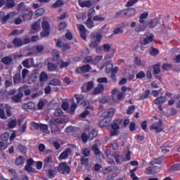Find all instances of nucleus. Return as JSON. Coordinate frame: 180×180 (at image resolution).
<instances>
[{"label": "nucleus", "instance_id": "36", "mask_svg": "<svg viewBox=\"0 0 180 180\" xmlns=\"http://www.w3.org/2000/svg\"><path fill=\"white\" fill-rule=\"evenodd\" d=\"M35 50L37 53H43V51L44 50V45L43 44H37L35 46Z\"/></svg>", "mask_w": 180, "mask_h": 180}, {"label": "nucleus", "instance_id": "31", "mask_svg": "<svg viewBox=\"0 0 180 180\" xmlns=\"http://www.w3.org/2000/svg\"><path fill=\"white\" fill-rule=\"evenodd\" d=\"M79 4H80V6H82V8H91V6L92 5V1H82Z\"/></svg>", "mask_w": 180, "mask_h": 180}, {"label": "nucleus", "instance_id": "15", "mask_svg": "<svg viewBox=\"0 0 180 180\" xmlns=\"http://www.w3.org/2000/svg\"><path fill=\"white\" fill-rule=\"evenodd\" d=\"M115 114V109L110 108L105 112L103 113V117H105L107 119H110V117H112Z\"/></svg>", "mask_w": 180, "mask_h": 180}, {"label": "nucleus", "instance_id": "34", "mask_svg": "<svg viewBox=\"0 0 180 180\" xmlns=\"http://www.w3.org/2000/svg\"><path fill=\"white\" fill-rule=\"evenodd\" d=\"M22 98V94L19 93L12 97V100L16 103L20 102V99Z\"/></svg>", "mask_w": 180, "mask_h": 180}, {"label": "nucleus", "instance_id": "19", "mask_svg": "<svg viewBox=\"0 0 180 180\" xmlns=\"http://www.w3.org/2000/svg\"><path fill=\"white\" fill-rule=\"evenodd\" d=\"M148 27L150 29H153V27H155L158 25V19L155 18L150 20L149 22H147Z\"/></svg>", "mask_w": 180, "mask_h": 180}, {"label": "nucleus", "instance_id": "17", "mask_svg": "<svg viewBox=\"0 0 180 180\" xmlns=\"http://www.w3.org/2000/svg\"><path fill=\"white\" fill-rule=\"evenodd\" d=\"M166 101V96H160L154 100V103H155V105H162V103H165Z\"/></svg>", "mask_w": 180, "mask_h": 180}, {"label": "nucleus", "instance_id": "12", "mask_svg": "<svg viewBox=\"0 0 180 180\" xmlns=\"http://www.w3.org/2000/svg\"><path fill=\"white\" fill-rule=\"evenodd\" d=\"M54 163L53 162V158L51 156H47L44 160V168H51V167H53Z\"/></svg>", "mask_w": 180, "mask_h": 180}, {"label": "nucleus", "instance_id": "46", "mask_svg": "<svg viewBox=\"0 0 180 180\" xmlns=\"http://www.w3.org/2000/svg\"><path fill=\"white\" fill-rule=\"evenodd\" d=\"M93 20H95V22H103V20H105V17H102L101 15H98L93 18Z\"/></svg>", "mask_w": 180, "mask_h": 180}, {"label": "nucleus", "instance_id": "64", "mask_svg": "<svg viewBox=\"0 0 180 180\" xmlns=\"http://www.w3.org/2000/svg\"><path fill=\"white\" fill-rule=\"evenodd\" d=\"M53 115L54 116H61V115H63V110L60 108H58L55 110Z\"/></svg>", "mask_w": 180, "mask_h": 180}, {"label": "nucleus", "instance_id": "13", "mask_svg": "<svg viewBox=\"0 0 180 180\" xmlns=\"http://www.w3.org/2000/svg\"><path fill=\"white\" fill-rule=\"evenodd\" d=\"M92 88H94V82L92 81H90L82 87V92H88L89 91L92 90Z\"/></svg>", "mask_w": 180, "mask_h": 180}, {"label": "nucleus", "instance_id": "22", "mask_svg": "<svg viewBox=\"0 0 180 180\" xmlns=\"http://www.w3.org/2000/svg\"><path fill=\"white\" fill-rule=\"evenodd\" d=\"M113 158L115 160V162L117 164H122V162L126 161V160L122 158L120 155H117V153H114L112 155Z\"/></svg>", "mask_w": 180, "mask_h": 180}, {"label": "nucleus", "instance_id": "56", "mask_svg": "<svg viewBox=\"0 0 180 180\" xmlns=\"http://www.w3.org/2000/svg\"><path fill=\"white\" fill-rule=\"evenodd\" d=\"M18 11H27V8L25 6V3H20L18 6Z\"/></svg>", "mask_w": 180, "mask_h": 180}, {"label": "nucleus", "instance_id": "40", "mask_svg": "<svg viewBox=\"0 0 180 180\" xmlns=\"http://www.w3.org/2000/svg\"><path fill=\"white\" fill-rule=\"evenodd\" d=\"M139 2V0H129L126 4L127 8H130V6H134Z\"/></svg>", "mask_w": 180, "mask_h": 180}, {"label": "nucleus", "instance_id": "53", "mask_svg": "<svg viewBox=\"0 0 180 180\" xmlns=\"http://www.w3.org/2000/svg\"><path fill=\"white\" fill-rule=\"evenodd\" d=\"M35 15L37 16H41L42 15H44V8H39V9H37L36 11H35Z\"/></svg>", "mask_w": 180, "mask_h": 180}, {"label": "nucleus", "instance_id": "62", "mask_svg": "<svg viewBox=\"0 0 180 180\" xmlns=\"http://www.w3.org/2000/svg\"><path fill=\"white\" fill-rule=\"evenodd\" d=\"M119 94V91H117V89H114L112 91V101H116V96Z\"/></svg>", "mask_w": 180, "mask_h": 180}, {"label": "nucleus", "instance_id": "39", "mask_svg": "<svg viewBox=\"0 0 180 180\" xmlns=\"http://www.w3.org/2000/svg\"><path fill=\"white\" fill-rule=\"evenodd\" d=\"M64 5V2L61 0H58L54 4L52 5V8L54 9L57 8H60V6H63Z\"/></svg>", "mask_w": 180, "mask_h": 180}, {"label": "nucleus", "instance_id": "50", "mask_svg": "<svg viewBox=\"0 0 180 180\" xmlns=\"http://www.w3.org/2000/svg\"><path fill=\"white\" fill-rule=\"evenodd\" d=\"M75 98L77 101V103H79L82 99H84V95L82 94H76L75 95Z\"/></svg>", "mask_w": 180, "mask_h": 180}, {"label": "nucleus", "instance_id": "24", "mask_svg": "<svg viewBox=\"0 0 180 180\" xmlns=\"http://www.w3.org/2000/svg\"><path fill=\"white\" fill-rule=\"evenodd\" d=\"M124 15L125 16H134L136 15V9L134 8H129L127 11H124Z\"/></svg>", "mask_w": 180, "mask_h": 180}, {"label": "nucleus", "instance_id": "28", "mask_svg": "<svg viewBox=\"0 0 180 180\" xmlns=\"http://www.w3.org/2000/svg\"><path fill=\"white\" fill-rule=\"evenodd\" d=\"M46 79H49V75L45 72H42L39 75V81L41 82H46Z\"/></svg>", "mask_w": 180, "mask_h": 180}, {"label": "nucleus", "instance_id": "45", "mask_svg": "<svg viewBox=\"0 0 180 180\" xmlns=\"http://www.w3.org/2000/svg\"><path fill=\"white\" fill-rule=\"evenodd\" d=\"M56 174H57V172L56 170L51 169L48 171V176L49 178H54V176H56Z\"/></svg>", "mask_w": 180, "mask_h": 180}, {"label": "nucleus", "instance_id": "2", "mask_svg": "<svg viewBox=\"0 0 180 180\" xmlns=\"http://www.w3.org/2000/svg\"><path fill=\"white\" fill-rule=\"evenodd\" d=\"M139 24L137 25V22L136 21H134L131 23V27L134 29V31L136 33H140V32H144L147 27H148V23L147 22H143V21H139Z\"/></svg>", "mask_w": 180, "mask_h": 180}, {"label": "nucleus", "instance_id": "6", "mask_svg": "<svg viewBox=\"0 0 180 180\" xmlns=\"http://www.w3.org/2000/svg\"><path fill=\"white\" fill-rule=\"evenodd\" d=\"M150 130H154L156 131V133H160V131H162V122L161 120H158V122L153 123L150 127Z\"/></svg>", "mask_w": 180, "mask_h": 180}, {"label": "nucleus", "instance_id": "14", "mask_svg": "<svg viewBox=\"0 0 180 180\" xmlns=\"http://www.w3.org/2000/svg\"><path fill=\"white\" fill-rule=\"evenodd\" d=\"M69 155H71V148H66L60 155L59 160H65Z\"/></svg>", "mask_w": 180, "mask_h": 180}, {"label": "nucleus", "instance_id": "27", "mask_svg": "<svg viewBox=\"0 0 180 180\" xmlns=\"http://www.w3.org/2000/svg\"><path fill=\"white\" fill-rule=\"evenodd\" d=\"M96 136H98V131L95 129L91 130L89 134V140L92 141V140L94 139Z\"/></svg>", "mask_w": 180, "mask_h": 180}, {"label": "nucleus", "instance_id": "57", "mask_svg": "<svg viewBox=\"0 0 180 180\" xmlns=\"http://www.w3.org/2000/svg\"><path fill=\"white\" fill-rule=\"evenodd\" d=\"M136 110V107L134 105H131L128 108V110H127V115H131L133 112Z\"/></svg>", "mask_w": 180, "mask_h": 180}, {"label": "nucleus", "instance_id": "58", "mask_svg": "<svg viewBox=\"0 0 180 180\" xmlns=\"http://www.w3.org/2000/svg\"><path fill=\"white\" fill-rule=\"evenodd\" d=\"M114 34H122L123 33V30L120 27H116L113 30Z\"/></svg>", "mask_w": 180, "mask_h": 180}, {"label": "nucleus", "instance_id": "20", "mask_svg": "<svg viewBox=\"0 0 180 180\" xmlns=\"http://www.w3.org/2000/svg\"><path fill=\"white\" fill-rule=\"evenodd\" d=\"M48 85H52L53 86H60V85H61V81L57 78H54L50 81Z\"/></svg>", "mask_w": 180, "mask_h": 180}, {"label": "nucleus", "instance_id": "10", "mask_svg": "<svg viewBox=\"0 0 180 180\" xmlns=\"http://www.w3.org/2000/svg\"><path fill=\"white\" fill-rule=\"evenodd\" d=\"M103 91H105V86L103 84H98L94 89L91 95H100Z\"/></svg>", "mask_w": 180, "mask_h": 180}, {"label": "nucleus", "instance_id": "11", "mask_svg": "<svg viewBox=\"0 0 180 180\" xmlns=\"http://www.w3.org/2000/svg\"><path fill=\"white\" fill-rule=\"evenodd\" d=\"M40 29H41V27L40 26V20L32 23L31 26L32 33H37V32H40Z\"/></svg>", "mask_w": 180, "mask_h": 180}, {"label": "nucleus", "instance_id": "5", "mask_svg": "<svg viewBox=\"0 0 180 180\" xmlns=\"http://www.w3.org/2000/svg\"><path fill=\"white\" fill-rule=\"evenodd\" d=\"M123 123V120H117L112 125V129L110 131V136H116L117 134L119 129H120V124Z\"/></svg>", "mask_w": 180, "mask_h": 180}, {"label": "nucleus", "instance_id": "51", "mask_svg": "<svg viewBox=\"0 0 180 180\" xmlns=\"http://www.w3.org/2000/svg\"><path fill=\"white\" fill-rule=\"evenodd\" d=\"M160 72H161V69L160 68V65H155L153 66L154 74H160Z\"/></svg>", "mask_w": 180, "mask_h": 180}, {"label": "nucleus", "instance_id": "21", "mask_svg": "<svg viewBox=\"0 0 180 180\" xmlns=\"http://www.w3.org/2000/svg\"><path fill=\"white\" fill-rule=\"evenodd\" d=\"M110 123V118H105V117H104L100 122V127H106V126H109Z\"/></svg>", "mask_w": 180, "mask_h": 180}, {"label": "nucleus", "instance_id": "63", "mask_svg": "<svg viewBox=\"0 0 180 180\" xmlns=\"http://www.w3.org/2000/svg\"><path fill=\"white\" fill-rule=\"evenodd\" d=\"M70 49H71V46H70V44H63V46H62L63 51H67V50H70Z\"/></svg>", "mask_w": 180, "mask_h": 180}, {"label": "nucleus", "instance_id": "49", "mask_svg": "<svg viewBox=\"0 0 180 180\" xmlns=\"http://www.w3.org/2000/svg\"><path fill=\"white\" fill-rule=\"evenodd\" d=\"M18 150L23 154H26V153H27V148L22 145H18Z\"/></svg>", "mask_w": 180, "mask_h": 180}, {"label": "nucleus", "instance_id": "26", "mask_svg": "<svg viewBox=\"0 0 180 180\" xmlns=\"http://www.w3.org/2000/svg\"><path fill=\"white\" fill-rule=\"evenodd\" d=\"M13 60L11 56H6L1 59V61L4 63V64H6V65L12 64Z\"/></svg>", "mask_w": 180, "mask_h": 180}, {"label": "nucleus", "instance_id": "7", "mask_svg": "<svg viewBox=\"0 0 180 180\" xmlns=\"http://www.w3.org/2000/svg\"><path fill=\"white\" fill-rule=\"evenodd\" d=\"M15 16H16V13L14 12L10 13L6 15H5L4 12H0V20H1L3 23H4V22H6L8 19H13Z\"/></svg>", "mask_w": 180, "mask_h": 180}, {"label": "nucleus", "instance_id": "29", "mask_svg": "<svg viewBox=\"0 0 180 180\" xmlns=\"http://www.w3.org/2000/svg\"><path fill=\"white\" fill-rule=\"evenodd\" d=\"M75 109H77V103H75V102H72L68 112L71 115H74V112H75Z\"/></svg>", "mask_w": 180, "mask_h": 180}, {"label": "nucleus", "instance_id": "1", "mask_svg": "<svg viewBox=\"0 0 180 180\" xmlns=\"http://www.w3.org/2000/svg\"><path fill=\"white\" fill-rule=\"evenodd\" d=\"M102 34L98 32H94L90 35V47L91 49H95V47H98L99 44H101V41L102 40Z\"/></svg>", "mask_w": 180, "mask_h": 180}, {"label": "nucleus", "instance_id": "52", "mask_svg": "<svg viewBox=\"0 0 180 180\" xmlns=\"http://www.w3.org/2000/svg\"><path fill=\"white\" fill-rule=\"evenodd\" d=\"M163 70H166V71H169V70H172V65L168 63H164L162 65Z\"/></svg>", "mask_w": 180, "mask_h": 180}, {"label": "nucleus", "instance_id": "55", "mask_svg": "<svg viewBox=\"0 0 180 180\" xmlns=\"http://www.w3.org/2000/svg\"><path fill=\"white\" fill-rule=\"evenodd\" d=\"M58 27V30H64V29L67 27V23H65V22H61Z\"/></svg>", "mask_w": 180, "mask_h": 180}, {"label": "nucleus", "instance_id": "32", "mask_svg": "<svg viewBox=\"0 0 180 180\" xmlns=\"http://www.w3.org/2000/svg\"><path fill=\"white\" fill-rule=\"evenodd\" d=\"M148 18V13L144 12L139 16V22H147L146 20Z\"/></svg>", "mask_w": 180, "mask_h": 180}, {"label": "nucleus", "instance_id": "9", "mask_svg": "<svg viewBox=\"0 0 180 180\" xmlns=\"http://www.w3.org/2000/svg\"><path fill=\"white\" fill-rule=\"evenodd\" d=\"M91 70H92V68H91V65H86L82 66L81 68H77L75 71L77 74H81V73L85 74V72H89Z\"/></svg>", "mask_w": 180, "mask_h": 180}, {"label": "nucleus", "instance_id": "38", "mask_svg": "<svg viewBox=\"0 0 180 180\" xmlns=\"http://www.w3.org/2000/svg\"><path fill=\"white\" fill-rule=\"evenodd\" d=\"M32 14H33V11L30 10L28 11V14H25V15H22V19H24V20H30V19H32Z\"/></svg>", "mask_w": 180, "mask_h": 180}, {"label": "nucleus", "instance_id": "47", "mask_svg": "<svg viewBox=\"0 0 180 180\" xmlns=\"http://www.w3.org/2000/svg\"><path fill=\"white\" fill-rule=\"evenodd\" d=\"M63 122L61 121L60 119H57V118H53L50 120V123L52 124H61Z\"/></svg>", "mask_w": 180, "mask_h": 180}, {"label": "nucleus", "instance_id": "42", "mask_svg": "<svg viewBox=\"0 0 180 180\" xmlns=\"http://www.w3.org/2000/svg\"><path fill=\"white\" fill-rule=\"evenodd\" d=\"M180 170V164H176L173 165L172 167L169 169L170 172H174V171H179Z\"/></svg>", "mask_w": 180, "mask_h": 180}, {"label": "nucleus", "instance_id": "30", "mask_svg": "<svg viewBox=\"0 0 180 180\" xmlns=\"http://www.w3.org/2000/svg\"><path fill=\"white\" fill-rule=\"evenodd\" d=\"M23 164H25V158L22 156L18 157L15 160V165L22 167Z\"/></svg>", "mask_w": 180, "mask_h": 180}, {"label": "nucleus", "instance_id": "25", "mask_svg": "<svg viewBox=\"0 0 180 180\" xmlns=\"http://www.w3.org/2000/svg\"><path fill=\"white\" fill-rule=\"evenodd\" d=\"M154 40V35L153 34H149L146 38L143 39V44H148Z\"/></svg>", "mask_w": 180, "mask_h": 180}, {"label": "nucleus", "instance_id": "23", "mask_svg": "<svg viewBox=\"0 0 180 180\" xmlns=\"http://www.w3.org/2000/svg\"><path fill=\"white\" fill-rule=\"evenodd\" d=\"M13 44L14 47H20L23 46V41L19 38H15L13 41Z\"/></svg>", "mask_w": 180, "mask_h": 180}, {"label": "nucleus", "instance_id": "61", "mask_svg": "<svg viewBox=\"0 0 180 180\" xmlns=\"http://www.w3.org/2000/svg\"><path fill=\"white\" fill-rule=\"evenodd\" d=\"M8 148V143L6 142L0 141V150H6Z\"/></svg>", "mask_w": 180, "mask_h": 180}, {"label": "nucleus", "instance_id": "48", "mask_svg": "<svg viewBox=\"0 0 180 180\" xmlns=\"http://www.w3.org/2000/svg\"><path fill=\"white\" fill-rule=\"evenodd\" d=\"M42 29L43 30H50V25L47 21L42 22Z\"/></svg>", "mask_w": 180, "mask_h": 180}, {"label": "nucleus", "instance_id": "8", "mask_svg": "<svg viewBox=\"0 0 180 180\" xmlns=\"http://www.w3.org/2000/svg\"><path fill=\"white\" fill-rule=\"evenodd\" d=\"M92 15H95V10H90L88 13V19L86 22V25L89 29H92L95 25L92 21Z\"/></svg>", "mask_w": 180, "mask_h": 180}, {"label": "nucleus", "instance_id": "3", "mask_svg": "<svg viewBox=\"0 0 180 180\" xmlns=\"http://www.w3.org/2000/svg\"><path fill=\"white\" fill-rule=\"evenodd\" d=\"M101 49L104 51V53H109L112 51L111 53H108L105 56V59H109V58H113L115 56V49H112V45L110 44H104L101 46Z\"/></svg>", "mask_w": 180, "mask_h": 180}, {"label": "nucleus", "instance_id": "59", "mask_svg": "<svg viewBox=\"0 0 180 180\" xmlns=\"http://www.w3.org/2000/svg\"><path fill=\"white\" fill-rule=\"evenodd\" d=\"M16 126V120H12L8 122V127L10 129H13Z\"/></svg>", "mask_w": 180, "mask_h": 180}, {"label": "nucleus", "instance_id": "43", "mask_svg": "<svg viewBox=\"0 0 180 180\" xmlns=\"http://www.w3.org/2000/svg\"><path fill=\"white\" fill-rule=\"evenodd\" d=\"M41 37H49L50 36V30H44V31L40 33Z\"/></svg>", "mask_w": 180, "mask_h": 180}, {"label": "nucleus", "instance_id": "33", "mask_svg": "<svg viewBox=\"0 0 180 180\" xmlns=\"http://www.w3.org/2000/svg\"><path fill=\"white\" fill-rule=\"evenodd\" d=\"M39 130L44 133H49V126L44 124H40Z\"/></svg>", "mask_w": 180, "mask_h": 180}, {"label": "nucleus", "instance_id": "41", "mask_svg": "<svg viewBox=\"0 0 180 180\" xmlns=\"http://www.w3.org/2000/svg\"><path fill=\"white\" fill-rule=\"evenodd\" d=\"M15 18H16L15 19ZM14 20V22L15 25H20V23H22V18H20V17H18V13H15V15L13 17V19H11V20Z\"/></svg>", "mask_w": 180, "mask_h": 180}, {"label": "nucleus", "instance_id": "18", "mask_svg": "<svg viewBox=\"0 0 180 180\" xmlns=\"http://www.w3.org/2000/svg\"><path fill=\"white\" fill-rule=\"evenodd\" d=\"M22 109H25L26 110H32V109H34V108H36V104H34V103L30 102L28 103L23 104L22 105Z\"/></svg>", "mask_w": 180, "mask_h": 180}, {"label": "nucleus", "instance_id": "54", "mask_svg": "<svg viewBox=\"0 0 180 180\" xmlns=\"http://www.w3.org/2000/svg\"><path fill=\"white\" fill-rule=\"evenodd\" d=\"M124 94H123V92L119 91L117 93V94L116 95V101H122V98H124Z\"/></svg>", "mask_w": 180, "mask_h": 180}, {"label": "nucleus", "instance_id": "37", "mask_svg": "<svg viewBox=\"0 0 180 180\" xmlns=\"http://www.w3.org/2000/svg\"><path fill=\"white\" fill-rule=\"evenodd\" d=\"M150 96V90H146L144 93V94H140L139 98L142 101L144 99H147Z\"/></svg>", "mask_w": 180, "mask_h": 180}, {"label": "nucleus", "instance_id": "16", "mask_svg": "<svg viewBox=\"0 0 180 180\" xmlns=\"http://www.w3.org/2000/svg\"><path fill=\"white\" fill-rule=\"evenodd\" d=\"M115 171H117V167H116L115 166H110V167L105 168L103 170V172L104 175H108V174H109V172H115Z\"/></svg>", "mask_w": 180, "mask_h": 180}, {"label": "nucleus", "instance_id": "4", "mask_svg": "<svg viewBox=\"0 0 180 180\" xmlns=\"http://www.w3.org/2000/svg\"><path fill=\"white\" fill-rule=\"evenodd\" d=\"M56 169H58L60 174H63V175H68L71 172V168L70 166L67 165V162L60 163L59 165L56 167Z\"/></svg>", "mask_w": 180, "mask_h": 180}, {"label": "nucleus", "instance_id": "60", "mask_svg": "<svg viewBox=\"0 0 180 180\" xmlns=\"http://www.w3.org/2000/svg\"><path fill=\"white\" fill-rule=\"evenodd\" d=\"M84 63L85 64H88L89 63H92L94 64V60H92V56H87L84 58Z\"/></svg>", "mask_w": 180, "mask_h": 180}, {"label": "nucleus", "instance_id": "35", "mask_svg": "<svg viewBox=\"0 0 180 180\" xmlns=\"http://www.w3.org/2000/svg\"><path fill=\"white\" fill-rule=\"evenodd\" d=\"M0 139L1 141H4V143H6V141L9 140V134L8 132H5L4 134H1Z\"/></svg>", "mask_w": 180, "mask_h": 180}, {"label": "nucleus", "instance_id": "44", "mask_svg": "<svg viewBox=\"0 0 180 180\" xmlns=\"http://www.w3.org/2000/svg\"><path fill=\"white\" fill-rule=\"evenodd\" d=\"M48 70L49 71H56V70H57V65H54L52 63H48Z\"/></svg>", "mask_w": 180, "mask_h": 180}]
</instances>
